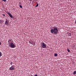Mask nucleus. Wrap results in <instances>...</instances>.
Instances as JSON below:
<instances>
[{
  "instance_id": "1",
  "label": "nucleus",
  "mask_w": 76,
  "mask_h": 76,
  "mask_svg": "<svg viewBox=\"0 0 76 76\" xmlns=\"http://www.w3.org/2000/svg\"><path fill=\"white\" fill-rule=\"evenodd\" d=\"M50 32L52 34L54 33L55 35H57L58 32V27L56 26H54L52 27V29L50 30Z\"/></svg>"
},
{
  "instance_id": "2",
  "label": "nucleus",
  "mask_w": 76,
  "mask_h": 76,
  "mask_svg": "<svg viewBox=\"0 0 76 76\" xmlns=\"http://www.w3.org/2000/svg\"><path fill=\"white\" fill-rule=\"evenodd\" d=\"M10 48H13L16 47V45H15V44H14L13 42L11 43L10 45Z\"/></svg>"
},
{
  "instance_id": "3",
  "label": "nucleus",
  "mask_w": 76,
  "mask_h": 76,
  "mask_svg": "<svg viewBox=\"0 0 76 76\" xmlns=\"http://www.w3.org/2000/svg\"><path fill=\"white\" fill-rule=\"evenodd\" d=\"M41 46L42 48H47V45L45 44L43 42L41 44Z\"/></svg>"
},
{
  "instance_id": "4",
  "label": "nucleus",
  "mask_w": 76,
  "mask_h": 76,
  "mask_svg": "<svg viewBox=\"0 0 76 76\" xmlns=\"http://www.w3.org/2000/svg\"><path fill=\"white\" fill-rule=\"evenodd\" d=\"M9 69L10 70H13L14 69H15V65H12L10 68Z\"/></svg>"
},
{
  "instance_id": "5",
  "label": "nucleus",
  "mask_w": 76,
  "mask_h": 76,
  "mask_svg": "<svg viewBox=\"0 0 76 76\" xmlns=\"http://www.w3.org/2000/svg\"><path fill=\"white\" fill-rule=\"evenodd\" d=\"M9 20L7 19H6V20L5 24L6 25H7L8 26L9 25Z\"/></svg>"
},
{
  "instance_id": "6",
  "label": "nucleus",
  "mask_w": 76,
  "mask_h": 76,
  "mask_svg": "<svg viewBox=\"0 0 76 76\" xmlns=\"http://www.w3.org/2000/svg\"><path fill=\"white\" fill-rule=\"evenodd\" d=\"M8 42L9 45H10L11 43H13V40L12 39H10L8 40Z\"/></svg>"
},
{
  "instance_id": "7",
  "label": "nucleus",
  "mask_w": 76,
  "mask_h": 76,
  "mask_svg": "<svg viewBox=\"0 0 76 76\" xmlns=\"http://www.w3.org/2000/svg\"><path fill=\"white\" fill-rule=\"evenodd\" d=\"M7 14L8 15H9V16H10V18H13V16H12V14H11L9 12H8Z\"/></svg>"
},
{
  "instance_id": "8",
  "label": "nucleus",
  "mask_w": 76,
  "mask_h": 76,
  "mask_svg": "<svg viewBox=\"0 0 76 76\" xmlns=\"http://www.w3.org/2000/svg\"><path fill=\"white\" fill-rule=\"evenodd\" d=\"M29 43H30V44H33V41L30 40L29 41Z\"/></svg>"
},
{
  "instance_id": "9",
  "label": "nucleus",
  "mask_w": 76,
  "mask_h": 76,
  "mask_svg": "<svg viewBox=\"0 0 76 76\" xmlns=\"http://www.w3.org/2000/svg\"><path fill=\"white\" fill-rule=\"evenodd\" d=\"M54 55L55 57H57V56H58V54L57 53H55L54 54Z\"/></svg>"
},
{
  "instance_id": "10",
  "label": "nucleus",
  "mask_w": 76,
  "mask_h": 76,
  "mask_svg": "<svg viewBox=\"0 0 76 76\" xmlns=\"http://www.w3.org/2000/svg\"><path fill=\"white\" fill-rule=\"evenodd\" d=\"M73 73L74 75H76V71H74L73 72Z\"/></svg>"
},
{
  "instance_id": "11",
  "label": "nucleus",
  "mask_w": 76,
  "mask_h": 76,
  "mask_svg": "<svg viewBox=\"0 0 76 76\" xmlns=\"http://www.w3.org/2000/svg\"><path fill=\"white\" fill-rule=\"evenodd\" d=\"M2 56V54L1 53V52L0 51V57H1Z\"/></svg>"
},
{
  "instance_id": "12",
  "label": "nucleus",
  "mask_w": 76,
  "mask_h": 76,
  "mask_svg": "<svg viewBox=\"0 0 76 76\" xmlns=\"http://www.w3.org/2000/svg\"><path fill=\"white\" fill-rule=\"evenodd\" d=\"M68 51V53H70V50H69V48H68V49L67 50Z\"/></svg>"
},
{
  "instance_id": "13",
  "label": "nucleus",
  "mask_w": 76,
  "mask_h": 76,
  "mask_svg": "<svg viewBox=\"0 0 76 76\" xmlns=\"http://www.w3.org/2000/svg\"><path fill=\"white\" fill-rule=\"evenodd\" d=\"M20 8H21L22 9V6L21 5H20Z\"/></svg>"
},
{
  "instance_id": "14",
  "label": "nucleus",
  "mask_w": 76,
  "mask_h": 76,
  "mask_svg": "<svg viewBox=\"0 0 76 76\" xmlns=\"http://www.w3.org/2000/svg\"><path fill=\"white\" fill-rule=\"evenodd\" d=\"M68 36H71V33L68 34Z\"/></svg>"
},
{
  "instance_id": "15",
  "label": "nucleus",
  "mask_w": 76,
  "mask_h": 76,
  "mask_svg": "<svg viewBox=\"0 0 76 76\" xmlns=\"http://www.w3.org/2000/svg\"><path fill=\"white\" fill-rule=\"evenodd\" d=\"M38 4L37 3V5L35 6V7H38Z\"/></svg>"
},
{
  "instance_id": "16",
  "label": "nucleus",
  "mask_w": 76,
  "mask_h": 76,
  "mask_svg": "<svg viewBox=\"0 0 76 76\" xmlns=\"http://www.w3.org/2000/svg\"><path fill=\"white\" fill-rule=\"evenodd\" d=\"M12 64H13V62H11V63H10V64H11V65L12 66Z\"/></svg>"
},
{
  "instance_id": "17",
  "label": "nucleus",
  "mask_w": 76,
  "mask_h": 76,
  "mask_svg": "<svg viewBox=\"0 0 76 76\" xmlns=\"http://www.w3.org/2000/svg\"><path fill=\"white\" fill-rule=\"evenodd\" d=\"M2 1H4V2H5L7 0H1Z\"/></svg>"
},
{
  "instance_id": "18",
  "label": "nucleus",
  "mask_w": 76,
  "mask_h": 76,
  "mask_svg": "<svg viewBox=\"0 0 76 76\" xmlns=\"http://www.w3.org/2000/svg\"><path fill=\"white\" fill-rule=\"evenodd\" d=\"M2 15L4 16H5V15L4 14H2Z\"/></svg>"
},
{
  "instance_id": "19",
  "label": "nucleus",
  "mask_w": 76,
  "mask_h": 76,
  "mask_svg": "<svg viewBox=\"0 0 76 76\" xmlns=\"http://www.w3.org/2000/svg\"><path fill=\"white\" fill-rule=\"evenodd\" d=\"M37 0H33V2H34V1H36Z\"/></svg>"
},
{
  "instance_id": "20",
  "label": "nucleus",
  "mask_w": 76,
  "mask_h": 76,
  "mask_svg": "<svg viewBox=\"0 0 76 76\" xmlns=\"http://www.w3.org/2000/svg\"><path fill=\"white\" fill-rule=\"evenodd\" d=\"M34 76H38V75L37 74H36Z\"/></svg>"
},
{
  "instance_id": "21",
  "label": "nucleus",
  "mask_w": 76,
  "mask_h": 76,
  "mask_svg": "<svg viewBox=\"0 0 76 76\" xmlns=\"http://www.w3.org/2000/svg\"><path fill=\"white\" fill-rule=\"evenodd\" d=\"M19 4H21V3L19 2Z\"/></svg>"
},
{
  "instance_id": "22",
  "label": "nucleus",
  "mask_w": 76,
  "mask_h": 76,
  "mask_svg": "<svg viewBox=\"0 0 76 76\" xmlns=\"http://www.w3.org/2000/svg\"><path fill=\"white\" fill-rule=\"evenodd\" d=\"M0 45H1V42H0Z\"/></svg>"
},
{
  "instance_id": "23",
  "label": "nucleus",
  "mask_w": 76,
  "mask_h": 76,
  "mask_svg": "<svg viewBox=\"0 0 76 76\" xmlns=\"http://www.w3.org/2000/svg\"><path fill=\"white\" fill-rule=\"evenodd\" d=\"M75 24H76V21H75Z\"/></svg>"
},
{
  "instance_id": "24",
  "label": "nucleus",
  "mask_w": 76,
  "mask_h": 76,
  "mask_svg": "<svg viewBox=\"0 0 76 76\" xmlns=\"http://www.w3.org/2000/svg\"><path fill=\"white\" fill-rule=\"evenodd\" d=\"M30 0V1H32V0Z\"/></svg>"
}]
</instances>
